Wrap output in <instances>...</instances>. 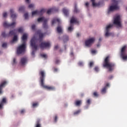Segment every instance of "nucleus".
<instances>
[{"instance_id":"17","label":"nucleus","mask_w":127,"mask_h":127,"mask_svg":"<svg viewBox=\"0 0 127 127\" xmlns=\"http://www.w3.org/2000/svg\"><path fill=\"white\" fill-rule=\"evenodd\" d=\"M72 23H75L76 24L79 25V21H78V19L74 16H72L70 19V24H72Z\"/></svg>"},{"instance_id":"19","label":"nucleus","mask_w":127,"mask_h":127,"mask_svg":"<svg viewBox=\"0 0 127 127\" xmlns=\"http://www.w3.org/2000/svg\"><path fill=\"white\" fill-rule=\"evenodd\" d=\"M26 62H27V59L26 58H22L21 59L20 64L21 65H25Z\"/></svg>"},{"instance_id":"10","label":"nucleus","mask_w":127,"mask_h":127,"mask_svg":"<svg viewBox=\"0 0 127 127\" xmlns=\"http://www.w3.org/2000/svg\"><path fill=\"white\" fill-rule=\"evenodd\" d=\"M15 29L10 31L8 34H5V32H3L2 33L1 35L2 37H8V36H12V35H15Z\"/></svg>"},{"instance_id":"47","label":"nucleus","mask_w":127,"mask_h":127,"mask_svg":"<svg viewBox=\"0 0 127 127\" xmlns=\"http://www.w3.org/2000/svg\"><path fill=\"white\" fill-rule=\"evenodd\" d=\"M14 64H16V59L15 58L13 60V65H14Z\"/></svg>"},{"instance_id":"22","label":"nucleus","mask_w":127,"mask_h":127,"mask_svg":"<svg viewBox=\"0 0 127 127\" xmlns=\"http://www.w3.org/2000/svg\"><path fill=\"white\" fill-rule=\"evenodd\" d=\"M57 31L58 33H62L63 32L62 27L61 26H58L57 28Z\"/></svg>"},{"instance_id":"12","label":"nucleus","mask_w":127,"mask_h":127,"mask_svg":"<svg viewBox=\"0 0 127 127\" xmlns=\"http://www.w3.org/2000/svg\"><path fill=\"white\" fill-rule=\"evenodd\" d=\"M16 24V22H13L12 23L9 24L7 23L6 22H4L3 25L4 27H15Z\"/></svg>"},{"instance_id":"62","label":"nucleus","mask_w":127,"mask_h":127,"mask_svg":"<svg viewBox=\"0 0 127 127\" xmlns=\"http://www.w3.org/2000/svg\"><path fill=\"white\" fill-rule=\"evenodd\" d=\"M70 55H71V56H74V53H73V52H71L70 53Z\"/></svg>"},{"instance_id":"50","label":"nucleus","mask_w":127,"mask_h":127,"mask_svg":"<svg viewBox=\"0 0 127 127\" xmlns=\"http://www.w3.org/2000/svg\"><path fill=\"white\" fill-rule=\"evenodd\" d=\"M94 70H95V71H96V72H98L99 71V67H98L97 66H96L94 68Z\"/></svg>"},{"instance_id":"1","label":"nucleus","mask_w":127,"mask_h":127,"mask_svg":"<svg viewBox=\"0 0 127 127\" xmlns=\"http://www.w3.org/2000/svg\"><path fill=\"white\" fill-rule=\"evenodd\" d=\"M111 57L110 56H107L103 62V67L108 69L109 72H112L115 70L116 64L114 63L110 62Z\"/></svg>"},{"instance_id":"30","label":"nucleus","mask_w":127,"mask_h":127,"mask_svg":"<svg viewBox=\"0 0 127 127\" xmlns=\"http://www.w3.org/2000/svg\"><path fill=\"white\" fill-rule=\"evenodd\" d=\"M64 42L65 43V42H67L68 40H69V37L67 35L64 36Z\"/></svg>"},{"instance_id":"2","label":"nucleus","mask_w":127,"mask_h":127,"mask_svg":"<svg viewBox=\"0 0 127 127\" xmlns=\"http://www.w3.org/2000/svg\"><path fill=\"white\" fill-rule=\"evenodd\" d=\"M39 74L42 87L47 90H49V91H54L55 90V87L54 86H49L45 85L44 84V80H45V72H44V70H40L39 72Z\"/></svg>"},{"instance_id":"14","label":"nucleus","mask_w":127,"mask_h":127,"mask_svg":"<svg viewBox=\"0 0 127 127\" xmlns=\"http://www.w3.org/2000/svg\"><path fill=\"white\" fill-rule=\"evenodd\" d=\"M7 103V101L6 100V98L3 97L2 99V101H1L0 103V110H1V109L3 108V106H4V105H5V104H6Z\"/></svg>"},{"instance_id":"55","label":"nucleus","mask_w":127,"mask_h":127,"mask_svg":"<svg viewBox=\"0 0 127 127\" xmlns=\"http://www.w3.org/2000/svg\"><path fill=\"white\" fill-rule=\"evenodd\" d=\"M58 119V117H57V115H56L55 117V122L56 123L57 122V119Z\"/></svg>"},{"instance_id":"27","label":"nucleus","mask_w":127,"mask_h":127,"mask_svg":"<svg viewBox=\"0 0 127 127\" xmlns=\"http://www.w3.org/2000/svg\"><path fill=\"white\" fill-rule=\"evenodd\" d=\"M81 104H82V100H76L75 102V105L77 107H79V106H80Z\"/></svg>"},{"instance_id":"35","label":"nucleus","mask_w":127,"mask_h":127,"mask_svg":"<svg viewBox=\"0 0 127 127\" xmlns=\"http://www.w3.org/2000/svg\"><path fill=\"white\" fill-rule=\"evenodd\" d=\"M93 95L94 97H95L96 98H98V97H99V93H98L97 91H95L94 92H93Z\"/></svg>"},{"instance_id":"15","label":"nucleus","mask_w":127,"mask_h":127,"mask_svg":"<svg viewBox=\"0 0 127 127\" xmlns=\"http://www.w3.org/2000/svg\"><path fill=\"white\" fill-rule=\"evenodd\" d=\"M37 32L39 35V39L40 40V42H41V41H42L43 40V37H44V34L41 33V30H38Z\"/></svg>"},{"instance_id":"8","label":"nucleus","mask_w":127,"mask_h":127,"mask_svg":"<svg viewBox=\"0 0 127 127\" xmlns=\"http://www.w3.org/2000/svg\"><path fill=\"white\" fill-rule=\"evenodd\" d=\"M35 38H33L31 40V46L32 48V49H34L35 51L37 50V48L38 47V45H36V42H35Z\"/></svg>"},{"instance_id":"20","label":"nucleus","mask_w":127,"mask_h":127,"mask_svg":"<svg viewBox=\"0 0 127 127\" xmlns=\"http://www.w3.org/2000/svg\"><path fill=\"white\" fill-rule=\"evenodd\" d=\"M57 22H58L59 24H60V19L58 18L53 19L52 21V25H54V24H55V23H56Z\"/></svg>"},{"instance_id":"11","label":"nucleus","mask_w":127,"mask_h":127,"mask_svg":"<svg viewBox=\"0 0 127 127\" xmlns=\"http://www.w3.org/2000/svg\"><path fill=\"white\" fill-rule=\"evenodd\" d=\"M94 41H95V38H91L85 41V45L87 46V47H90L92 45V43H94Z\"/></svg>"},{"instance_id":"64","label":"nucleus","mask_w":127,"mask_h":127,"mask_svg":"<svg viewBox=\"0 0 127 127\" xmlns=\"http://www.w3.org/2000/svg\"><path fill=\"white\" fill-rule=\"evenodd\" d=\"M80 96L81 97H84V93H81Z\"/></svg>"},{"instance_id":"28","label":"nucleus","mask_w":127,"mask_h":127,"mask_svg":"<svg viewBox=\"0 0 127 127\" xmlns=\"http://www.w3.org/2000/svg\"><path fill=\"white\" fill-rule=\"evenodd\" d=\"M36 15H39V11L35 10L32 12V16H33Z\"/></svg>"},{"instance_id":"36","label":"nucleus","mask_w":127,"mask_h":127,"mask_svg":"<svg viewBox=\"0 0 127 127\" xmlns=\"http://www.w3.org/2000/svg\"><path fill=\"white\" fill-rule=\"evenodd\" d=\"M91 2L92 3L93 6H97L98 4L95 2V0H91Z\"/></svg>"},{"instance_id":"24","label":"nucleus","mask_w":127,"mask_h":127,"mask_svg":"<svg viewBox=\"0 0 127 127\" xmlns=\"http://www.w3.org/2000/svg\"><path fill=\"white\" fill-rule=\"evenodd\" d=\"M47 20L46 19H45V18H44V17H40L39 18H38L37 19V21L38 22H42L43 21H47Z\"/></svg>"},{"instance_id":"43","label":"nucleus","mask_w":127,"mask_h":127,"mask_svg":"<svg viewBox=\"0 0 127 127\" xmlns=\"http://www.w3.org/2000/svg\"><path fill=\"white\" fill-rule=\"evenodd\" d=\"M7 46V44H6V43H4L2 45V47L5 48Z\"/></svg>"},{"instance_id":"25","label":"nucleus","mask_w":127,"mask_h":127,"mask_svg":"<svg viewBox=\"0 0 127 127\" xmlns=\"http://www.w3.org/2000/svg\"><path fill=\"white\" fill-rule=\"evenodd\" d=\"M26 39H27V35L26 34H24L22 37L23 43H24V42H25V40H26Z\"/></svg>"},{"instance_id":"6","label":"nucleus","mask_w":127,"mask_h":127,"mask_svg":"<svg viewBox=\"0 0 127 127\" xmlns=\"http://www.w3.org/2000/svg\"><path fill=\"white\" fill-rule=\"evenodd\" d=\"M114 24L119 26V27H122V24L121 23V16L118 15L114 19Z\"/></svg>"},{"instance_id":"46","label":"nucleus","mask_w":127,"mask_h":127,"mask_svg":"<svg viewBox=\"0 0 127 127\" xmlns=\"http://www.w3.org/2000/svg\"><path fill=\"white\" fill-rule=\"evenodd\" d=\"M93 65H94V63L93 62H90L89 63V67H93Z\"/></svg>"},{"instance_id":"18","label":"nucleus","mask_w":127,"mask_h":127,"mask_svg":"<svg viewBox=\"0 0 127 127\" xmlns=\"http://www.w3.org/2000/svg\"><path fill=\"white\" fill-rule=\"evenodd\" d=\"M10 12L11 17L12 18H13V19H15V18H16V16H17V15H16V14L14 13L13 9H11L10 10Z\"/></svg>"},{"instance_id":"33","label":"nucleus","mask_w":127,"mask_h":127,"mask_svg":"<svg viewBox=\"0 0 127 127\" xmlns=\"http://www.w3.org/2000/svg\"><path fill=\"white\" fill-rule=\"evenodd\" d=\"M81 113V110H78L73 113L74 116H77V115H79Z\"/></svg>"},{"instance_id":"51","label":"nucleus","mask_w":127,"mask_h":127,"mask_svg":"<svg viewBox=\"0 0 127 127\" xmlns=\"http://www.w3.org/2000/svg\"><path fill=\"white\" fill-rule=\"evenodd\" d=\"M60 63V61L59 60H56L55 61L56 64H59Z\"/></svg>"},{"instance_id":"41","label":"nucleus","mask_w":127,"mask_h":127,"mask_svg":"<svg viewBox=\"0 0 127 127\" xmlns=\"http://www.w3.org/2000/svg\"><path fill=\"white\" fill-rule=\"evenodd\" d=\"M37 106H38V103H33L32 106L33 108H35V107H37Z\"/></svg>"},{"instance_id":"61","label":"nucleus","mask_w":127,"mask_h":127,"mask_svg":"<svg viewBox=\"0 0 127 127\" xmlns=\"http://www.w3.org/2000/svg\"><path fill=\"white\" fill-rule=\"evenodd\" d=\"M85 5H86L87 7L89 6V3H88V2H86V3H85Z\"/></svg>"},{"instance_id":"42","label":"nucleus","mask_w":127,"mask_h":127,"mask_svg":"<svg viewBox=\"0 0 127 127\" xmlns=\"http://www.w3.org/2000/svg\"><path fill=\"white\" fill-rule=\"evenodd\" d=\"M41 57L45 58V59H47V55L45 54L41 55Z\"/></svg>"},{"instance_id":"60","label":"nucleus","mask_w":127,"mask_h":127,"mask_svg":"<svg viewBox=\"0 0 127 127\" xmlns=\"http://www.w3.org/2000/svg\"><path fill=\"white\" fill-rule=\"evenodd\" d=\"M26 2H27V3H30V1L29 0H25Z\"/></svg>"},{"instance_id":"23","label":"nucleus","mask_w":127,"mask_h":127,"mask_svg":"<svg viewBox=\"0 0 127 127\" xmlns=\"http://www.w3.org/2000/svg\"><path fill=\"white\" fill-rule=\"evenodd\" d=\"M47 21H44L43 24V28L44 29H48V25H47Z\"/></svg>"},{"instance_id":"31","label":"nucleus","mask_w":127,"mask_h":127,"mask_svg":"<svg viewBox=\"0 0 127 127\" xmlns=\"http://www.w3.org/2000/svg\"><path fill=\"white\" fill-rule=\"evenodd\" d=\"M15 41H17V36L15 35L13 38V40L10 41V43H13V42H15Z\"/></svg>"},{"instance_id":"21","label":"nucleus","mask_w":127,"mask_h":127,"mask_svg":"<svg viewBox=\"0 0 127 127\" xmlns=\"http://www.w3.org/2000/svg\"><path fill=\"white\" fill-rule=\"evenodd\" d=\"M63 12L65 16H68V15H69V10L65 8H63Z\"/></svg>"},{"instance_id":"7","label":"nucleus","mask_w":127,"mask_h":127,"mask_svg":"<svg viewBox=\"0 0 127 127\" xmlns=\"http://www.w3.org/2000/svg\"><path fill=\"white\" fill-rule=\"evenodd\" d=\"M51 46V44L50 42H42L40 45L41 49H44V48H50Z\"/></svg>"},{"instance_id":"34","label":"nucleus","mask_w":127,"mask_h":127,"mask_svg":"<svg viewBox=\"0 0 127 127\" xmlns=\"http://www.w3.org/2000/svg\"><path fill=\"white\" fill-rule=\"evenodd\" d=\"M74 11L76 13L79 12V10H78L77 8V4H75Z\"/></svg>"},{"instance_id":"9","label":"nucleus","mask_w":127,"mask_h":127,"mask_svg":"<svg viewBox=\"0 0 127 127\" xmlns=\"http://www.w3.org/2000/svg\"><path fill=\"white\" fill-rule=\"evenodd\" d=\"M114 26L113 24H109L106 26V33H105V36L108 37L109 36H111L113 34L112 33H109L110 31V29H111V27Z\"/></svg>"},{"instance_id":"53","label":"nucleus","mask_w":127,"mask_h":127,"mask_svg":"<svg viewBox=\"0 0 127 127\" xmlns=\"http://www.w3.org/2000/svg\"><path fill=\"white\" fill-rule=\"evenodd\" d=\"M59 48V47L58 46V45H56L54 47L55 50H57V49H58Z\"/></svg>"},{"instance_id":"37","label":"nucleus","mask_w":127,"mask_h":127,"mask_svg":"<svg viewBox=\"0 0 127 127\" xmlns=\"http://www.w3.org/2000/svg\"><path fill=\"white\" fill-rule=\"evenodd\" d=\"M68 31H72L73 30V25L70 24V26L68 28Z\"/></svg>"},{"instance_id":"48","label":"nucleus","mask_w":127,"mask_h":127,"mask_svg":"<svg viewBox=\"0 0 127 127\" xmlns=\"http://www.w3.org/2000/svg\"><path fill=\"white\" fill-rule=\"evenodd\" d=\"M33 6H34V4H30L29 5L28 7H29V8H31L32 7H33Z\"/></svg>"},{"instance_id":"52","label":"nucleus","mask_w":127,"mask_h":127,"mask_svg":"<svg viewBox=\"0 0 127 127\" xmlns=\"http://www.w3.org/2000/svg\"><path fill=\"white\" fill-rule=\"evenodd\" d=\"M78 65L79 66H83V62H79L78 63Z\"/></svg>"},{"instance_id":"57","label":"nucleus","mask_w":127,"mask_h":127,"mask_svg":"<svg viewBox=\"0 0 127 127\" xmlns=\"http://www.w3.org/2000/svg\"><path fill=\"white\" fill-rule=\"evenodd\" d=\"M96 50L91 51V53L92 54H95V53H96Z\"/></svg>"},{"instance_id":"3","label":"nucleus","mask_w":127,"mask_h":127,"mask_svg":"<svg viewBox=\"0 0 127 127\" xmlns=\"http://www.w3.org/2000/svg\"><path fill=\"white\" fill-rule=\"evenodd\" d=\"M112 1L114 5L110 6L108 13H109L110 11H114V10L120 9V6L118 5V4H119V1L117 0H112Z\"/></svg>"},{"instance_id":"40","label":"nucleus","mask_w":127,"mask_h":127,"mask_svg":"<svg viewBox=\"0 0 127 127\" xmlns=\"http://www.w3.org/2000/svg\"><path fill=\"white\" fill-rule=\"evenodd\" d=\"M23 31V30L22 29V28H19L18 29V32H19L20 33H22Z\"/></svg>"},{"instance_id":"38","label":"nucleus","mask_w":127,"mask_h":127,"mask_svg":"<svg viewBox=\"0 0 127 127\" xmlns=\"http://www.w3.org/2000/svg\"><path fill=\"white\" fill-rule=\"evenodd\" d=\"M24 6H22L19 7V11H23V10H24Z\"/></svg>"},{"instance_id":"44","label":"nucleus","mask_w":127,"mask_h":127,"mask_svg":"<svg viewBox=\"0 0 127 127\" xmlns=\"http://www.w3.org/2000/svg\"><path fill=\"white\" fill-rule=\"evenodd\" d=\"M6 16H7V13L6 12L3 13V17H6Z\"/></svg>"},{"instance_id":"13","label":"nucleus","mask_w":127,"mask_h":127,"mask_svg":"<svg viewBox=\"0 0 127 127\" xmlns=\"http://www.w3.org/2000/svg\"><path fill=\"white\" fill-rule=\"evenodd\" d=\"M6 84H7V82H6V81H4L0 84V95H2V93H3L2 89L5 87Z\"/></svg>"},{"instance_id":"45","label":"nucleus","mask_w":127,"mask_h":127,"mask_svg":"<svg viewBox=\"0 0 127 127\" xmlns=\"http://www.w3.org/2000/svg\"><path fill=\"white\" fill-rule=\"evenodd\" d=\"M35 27H36V26L35 24H33L32 25V27H31V28L32 29V30H35Z\"/></svg>"},{"instance_id":"32","label":"nucleus","mask_w":127,"mask_h":127,"mask_svg":"<svg viewBox=\"0 0 127 127\" xmlns=\"http://www.w3.org/2000/svg\"><path fill=\"white\" fill-rule=\"evenodd\" d=\"M44 12H45V9H42L40 11H39V15H42Z\"/></svg>"},{"instance_id":"54","label":"nucleus","mask_w":127,"mask_h":127,"mask_svg":"<svg viewBox=\"0 0 127 127\" xmlns=\"http://www.w3.org/2000/svg\"><path fill=\"white\" fill-rule=\"evenodd\" d=\"M31 55H32V56H34V55H35V51L33 50L32 52Z\"/></svg>"},{"instance_id":"5","label":"nucleus","mask_w":127,"mask_h":127,"mask_svg":"<svg viewBox=\"0 0 127 127\" xmlns=\"http://www.w3.org/2000/svg\"><path fill=\"white\" fill-rule=\"evenodd\" d=\"M121 57L124 60H127V46H124L122 48Z\"/></svg>"},{"instance_id":"56","label":"nucleus","mask_w":127,"mask_h":127,"mask_svg":"<svg viewBox=\"0 0 127 127\" xmlns=\"http://www.w3.org/2000/svg\"><path fill=\"white\" fill-rule=\"evenodd\" d=\"M53 69H54V72H57V71H58V69L57 68H56V67H54Z\"/></svg>"},{"instance_id":"58","label":"nucleus","mask_w":127,"mask_h":127,"mask_svg":"<svg viewBox=\"0 0 127 127\" xmlns=\"http://www.w3.org/2000/svg\"><path fill=\"white\" fill-rule=\"evenodd\" d=\"M24 112H25L24 110H21L20 113L21 114H24Z\"/></svg>"},{"instance_id":"4","label":"nucleus","mask_w":127,"mask_h":127,"mask_svg":"<svg viewBox=\"0 0 127 127\" xmlns=\"http://www.w3.org/2000/svg\"><path fill=\"white\" fill-rule=\"evenodd\" d=\"M26 48V43L24 42L20 45L17 49V54H21L25 51V49Z\"/></svg>"},{"instance_id":"63","label":"nucleus","mask_w":127,"mask_h":127,"mask_svg":"<svg viewBox=\"0 0 127 127\" xmlns=\"http://www.w3.org/2000/svg\"><path fill=\"white\" fill-rule=\"evenodd\" d=\"M76 36H77V37H79V36H80V33H77L76 34Z\"/></svg>"},{"instance_id":"29","label":"nucleus","mask_w":127,"mask_h":127,"mask_svg":"<svg viewBox=\"0 0 127 127\" xmlns=\"http://www.w3.org/2000/svg\"><path fill=\"white\" fill-rule=\"evenodd\" d=\"M55 10V8H54L49 9L47 11V14H50L51 13V12H52L53 11H54Z\"/></svg>"},{"instance_id":"16","label":"nucleus","mask_w":127,"mask_h":127,"mask_svg":"<svg viewBox=\"0 0 127 127\" xmlns=\"http://www.w3.org/2000/svg\"><path fill=\"white\" fill-rule=\"evenodd\" d=\"M108 87H110V84L109 83H106L105 87L102 88L101 90V93L102 94H106V93L107 92V89H108Z\"/></svg>"},{"instance_id":"49","label":"nucleus","mask_w":127,"mask_h":127,"mask_svg":"<svg viewBox=\"0 0 127 127\" xmlns=\"http://www.w3.org/2000/svg\"><path fill=\"white\" fill-rule=\"evenodd\" d=\"M86 103L88 105H90V104H91V100L90 99H88L86 101Z\"/></svg>"},{"instance_id":"59","label":"nucleus","mask_w":127,"mask_h":127,"mask_svg":"<svg viewBox=\"0 0 127 127\" xmlns=\"http://www.w3.org/2000/svg\"><path fill=\"white\" fill-rule=\"evenodd\" d=\"M114 76H113V75H111L109 77V80H111V79H113Z\"/></svg>"},{"instance_id":"26","label":"nucleus","mask_w":127,"mask_h":127,"mask_svg":"<svg viewBox=\"0 0 127 127\" xmlns=\"http://www.w3.org/2000/svg\"><path fill=\"white\" fill-rule=\"evenodd\" d=\"M35 127H41V124H40V119H38L37 120Z\"/></svg>"},{"instance_id":"39","label":"nucleus","mask_w":127,"mask_h":127,"mask_svg":"<svg viewBox=\"0 0 127 127\" xmlns=\"http://www.w3.org/2000/svg\"><path fill=\"white\" fill-rule=\"evenodd\" d=\"M25 19H28V13H26L24 14Z\"/></svg>"}]
</instances>
